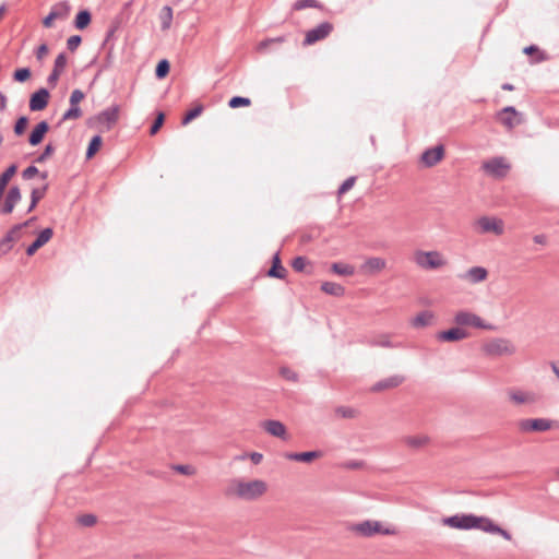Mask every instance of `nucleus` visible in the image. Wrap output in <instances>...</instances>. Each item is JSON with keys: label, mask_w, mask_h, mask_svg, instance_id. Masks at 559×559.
<instances>
[{"label": "nucleus", "mask_w": 559, "mask_h": 559, "mask_svg": "<svg viewBox=\"0 0 559 559\" xmlns=\"http://www.w3.org/2000/svg\"><path fill=\"white\" fill-rule=\"evenodd\" d=\"M362 464H364V463H362V462H360V461H350V462H347V463H346V466H347L348 468L356 469V468L361 467V466H362Z\"/></svg>", "instance_id": "774afa93"}, {"label": "nucleus", "mask_w": 559, "mask_h": 559, "mask_svg": "<svg viewBox=\"0 0 559 559\" xmlns=\"http://www.w3.org/2000/svg\"><path fill=\"white\" fill-rule=\"evenodd\" d=\"M37 219L36 216H32L31 218H28L27 221H25L24 223H21V224H16L14 225V230H21L22 228L24 227H27L29 226L31 224H33L35 221Z\"/></svg>", "instance_id": "0e129e2a"}, {"label": "nucleus", "mask_w": 559, "mask_h": 559, "mask_svg": "<svg viewBox=\"0 0 559 559\" xmlns=\"http://www.w3.org/2000/svg\"><path fill=\"white\" fill-rule=\"evenodd\" d=\"M283 41H284V37H282V36L264 39L259 44V50H264L269 45H271L273 43H283Z\"/></svg>", "instance_id": "13d9d810"}, {"label": "nucleus", "mask_w": 559, "mask_h": 559, "mask_svg": "<svg viewBox=\"0 0 559 559\" xmlns=\"http://www.w3.org/2000/svg\"><path fill=\"white\" fill-rule=\"evenodd\" d=\"M38 174H39V169L35 165H31L22 171V178L24 180H31Z\"/></svg>", "instance_id": "864d4df0"}, {"label": "nucleus", "mask_w": 559, "mask_h": 559, "mask_svg": "<svg viewBox=\"0 0 559 559\" xmlns=\"http://www.w3.org/2000/svg\"><path fill=\"white\" fill-rule=\"evenodd\" d=\"M539 49L536 45H530V46H526L524 49H523V52L525 55H532L534 52H538Z\"/></svg>", "instance_id": "338daca9"}, {"label": "nucleus", "mask_w": 559, "mask_h": 559, "mask_svg": "<svg viewBox=\"0 0 559 559\" xmlns=\"http://www.w3.org/2000/svg\"><path fill=\"white\" fill-rule=\"evenodd\" d=\"M173 17H174L173 8L170 5H164L158 13V20L160 22V29L163 32L168 31L170 28Z\"/></svg>", "instance_id": "bb28decb"}, {"label": "nucleus", "mask_w": 559, "mask_h": 559, "mask_svg": "<svg viewBox=\"0 0 559 559\" xmlns=\"http://www.w3.org/2000/svg\"><path fill=\"white\" fill-rule=\"evenodd\" d=\"M454 322L461 326L473 325L478 329H492V325L486 324L483 319L469 311L462 310L454 316Z\"/></svg>", "instance_id": "9d476101"}, {"label": "nucleus", "mask_w": 559, "mask_h": 559, "mask_svg": "<svg viewBox=\"0 0 559 559\" xmlns=\"http://www.w3.org/2000/svg\"><path fill=\"white\" fill-rule=\"evenodd\" d=\"M509 397L515 404H524L534 401L533 397H531L527 393H524L522 391H510Z\"/></svg>", "instance_id": "58836bf2"}, {"label": "nucleus", "mask_w": 559, "mask_h": 559, "mask_svg": "<svg viewBox=\"0 0 559 559\" xmlns=\"http://www.w3.org/2000/svg\"><path fill=\"white\" fill-rule=\"evenodd\" d=\"M49 189V185L46 182L39 188H34L31 192V203L27 207V213H31L38 204V202L45 197Z\"/></svg>", "instance_id": "cd10ccee"}, {"label": "nucleus", "mask_w": 559, "mask_h": 559, "mask_svg": "<svg viewBox=\"0 0 559 559\" xmlns=\"http://www.w3.org/2000/svg\"><path fill=\"white\" fill-rule=\"evenodd\" d=\"M81 43H82V37L80 35H72L67 40V48L70 51H75L79 48V46L81 45Z\"/></svg>", "instance_id": "3c124183"}, {"label": "nucleus", "mask_w": 559, "mask_h": 559, "mask_svg": "<svg viewBox=\"0 0 559 559\" xmlns=\"http://www.w3.org/2000/svg\"><path fill=\"white\" fill-rule=\"evenodd\" d=\"M53 236V229L51 227H46L39 231L35 240L27 246L26 254L32 257L35 252L44 247Z\"/></svg>", "instance_id": "2eb2a0df"}, {"label": "nucleus", "mask_w": 559, "mask_h": 559, "mask_svg": "<svg viewBox=\"0 0 559 559\" xmlns=\"http://www.w3.org/2000/svg\"><path fill=\"white\" fill-rule=\"evenodd\" d=\"M467 332L460 328L454 326L448 330L440 331L437 334V340L441 342H459L467 337Z\"/></svg>", "instance_id": "f3484780"}, {"label": "nucleus", "mask_w": 559, "mask_h": 559, "mask_svg": "<svg viewBox=\"0 0 559 559\" xmlns=\"http://www.w3.org/2000/svg\"><path fill=\"white\" fill-rule=\"evenodd\" d=\"M483 350L489 356H502L512 355L515 352V348L509 340L497 337L485 343Z\"/></svg>", "instance_id": "7ed1b4c3"}, {"label": "nucleus", "mask_w": 559, "mask_h": 559, "mask_svg": "<svg viewBox=\"0 0 559 559\" xmlns=\"http://www.w3.org/2000/svg\"><path fill=\"white\" fill-rule=\"evenodd\" d=\"M429 438L426 436H408L404 438V442L413 449H419L427 444Z\"/></svg>", "instance_id": "72a5a7b5"}, {"label": "nucleus", "mask_w": 559, "mask_h": 559, "mask_svg": "<svg viewBox=\"0 0 559 559\" xmlns=\"http://www.w3.org/2000/svg\"><path fill=\"white\" fill-rule=\"evenodd\" d=\"M349 530L362 537H371L376 534L380 535H394L396 531L394 527H384L380 521L365 520L353 524Z\"/></svg>", "instance_id": "f03ea898"}, {"label": "nucleus", "mask_w": 559, "mask_h": 559, "mask_svg": "<svg viewBox=\"0 0 559 559\" xmlns=\"http://www.w3.org/2000/svg\"><path fill=\"white\" fill-rule=\"evenodd\" d=\"M49 123L46 120L39 121L31 131L28 135V143L32 146H37L40 144L46 135V133L49 131Z\"/></svg>", "instance_id": "aec40b11"}, {"label": "nucleus", "mask_w": 559, "mask_h": 559, "mask_svg": "<svg viewBox=\"0 0 559 559\" xmlns=\"http://www.w3.org/2000/svg\"><path fill=\"white\" fill-rule=\"evenodd\" d=\"M510 165L506 163L503 157H493L484 164V169L498 178L506 176Z\"/></svg>", "instance_id": "ddd939ff"}, {"label": "nucleus", "mask_w": 559, "mask_h": 559, "mask_svg": "<svg viewBox=\"0 0 559 559\" xmlns=\"http://www.w3.org/2000/svg\"><path fill=\"white\" fill-rule=\"evenodd\" d=\"M306 8L321 9L322 4L318 0H297L293 5V9L297 11Z\"/></svg>", "instance_id": "a19ab883"}, {"label": "nucleus", "mask_w": 559, "mask_h": 559, "mask_svg": "<svg viewBox=\"0 0 559 559\" xmlns=\"http://www.w3.org/2000/svg\"><path fill=\"white\" fill-rule=\"evenodd\" d=\"M495 534L501 535L506 540H511L512 538L511 534L507 530L500 527L499 525Z\"/></svg>", "instance_id": "69168bd1"}, {"label": "nucleus", "mask_w": 559, "mask_h": 559, "mask_svg": "<svg viewBox=\"0 0 559 559\" xmlns=\"http://www.w3.org/2000/svg\"><path fill=\"white\" fill-rule=\"evenodd\" d=\"M47 52H48V46H47V44L44 43L37 47L35 55L38 60H41L44 58V56L47 55Z\"/></svg>", "instance_id": "680f3d73"}, {"label": "nucleus", "mask_w": 559, "mask_h": 559, "mask_svg": "<svg viewBox=\"0 0 559 559\" xmlns=\"http://www.w3.org/2000/svg\"><path fill=\"white\" fill-rule=\"evenodd\" d=\"M356 182V177L355 176H350L348 177L347 179H345L342 185L338 187L337 189V193L338 194H344L346 193L347 191H349L353 186L355 185Z\"/></svg>", "instance_id": "8fccbe9b"}, {"label": "nucleus", "mask_w": 559, "mask_h": 559, "mask_svg": "<svg viewBox=\"0 0 559 559\" xmlns=\"http://www.w3.org/2000/svg\"><path fill=\"white\" fill-rule=\"evenodd\" d=\"M488 276V271L483 266H472L460 278L466 280L472 284L484 282Z\"/></svg>", "instance_id": "4be33fe9"}, {"label": "nucleus", "mask_w": 559, "mask_h": 559, "mask_svg": "<svg viewBox=\"0 0 559 559\" xmlns=\"http://www.w3.org/2000/svg\"><path fill=\"white\" fill-rule=\"evenodd\" d=\"M266 491V484L264 480L254 479L250 481L237 480L235 493L239 499L252 501L257 500Z\"/></svg>", "instance_id": "f257e3e1"}, {"label": "nucleus", "mask_w": 559, "mask_h": 559, "mask_svg": "<svg viewBox=\"0 0 559 559\" xmlns=\"http://www.w3.org/2000/svg\"><path fill=\"white\" fill-rule=\"evenodd\" d=\"M22 199L21 190L17 186H12L7 194L4 200V204L1 207V213L4 215L11 214L14 210V206Z\"/></svg>", "instance_id": "a211bd4d"}, {"label": "nucleus", "mask_w": 559, "mask_h": 559, "mask_svg": "<svg viewBox=\"0 0 559 559\" xmlns=\"http://www.w3.org/2000/svg\"><path fill=\"white\" fill-rule=\"evenodd\" d=\"M336 415L343 418H353L355 416V409L350 407L340 406L335 409Z\"/></svg>", "instance_id": "6e6d98bb"}, {"label": "nucleus", "mask_w": 559, "mask_h": 559, "mask_svg": "<svg viewBox=\"0 0 559 559\" xmlns=\"http://www.w3.org/2000/svg\"><path fill=\"white\" fill-rule=\"evenodd\" d=\"M32 75L31 69L27 67L19 68L13 72V80L19 83L26 82Z\"/></svg>", "instance_id": "37998d69"}, {"label": "nucleus", "mask_w": 559, "mask_h": 559, "mask_svg": "<svg viewBox=\"0 0 559 559\" xmlns=\"http://www.w3.org/2000/svg\"><path fill=\"white\" fill-rule=\"evenodd\" d=\"M27 124H28V118L26 116L19 117L14 123V128H13L14 133L16 135H22L25 132Z\"/></svg>", "instance_id": "c03bdc74"}, {"label": "nucleus", "mask_w": 559, "mask_h": 559, "mask_svg": "<svg viewBox=\"0 0 559 559\" xmlns=\"http://www.w3.org/2000/svg\"><path fill=\"white\" fill-rule=\"evenodd\" d=\"M251 105V99L249 97L245 96H233L228 100V106L233 109L240 108V107H248Z\"/></svg>", "instance_id": "ea45409f"}, {"label": "nucleus", "mask_w": 559, "mask_h": 559, "mask_svg": "<svg viewBox=\"0 0 559 559\" xmlns=\"http://www.w3.org/2000/svg\"><path fill=\"white\" fill-rule=\"evenodd\" d=\"M92 22V13L88 9L80 10L73 21V26L79 29H85Z\"/></svg>", "instance_id": "393cba45"}, {"label": "nucleus", "mask_w": 559, "mask_h": 559, "mask_svg": "<svg viewBox=\"0 0 559 559\" xmlns=\"http://www.w3.org/2000/svg\"><path fill=\"white\" fill-rule=\"evenodd\" d=\"M522 114L514 106H506L496 114V119L508 130L522 123Z\"/></svg>", "instance_id": "39448f33"}, {"label": "nucleus", "mask_w": 559, "mask_h": 559, "mask_svg": "<svg viewBox=\"0 0 559 559\" xmlns=\"http://www.w3.org/2000/svg\"><path fill=\"white\" fill-rule=\"evenodd\" d=\"M444 157V146L442 144L427 148L423 152L420 160L426 167L437 165Z\"/></svg>", "instance_id": "f8f14e48"}, {"label": "nucleus", "mask_w": 559, "mask_h": 559, "mask_svg": "<svg viewBox=\"0 0 559 559\" xmlns=\"http://www.w3.org/2000/svg\"><path fill=\"white\" fill-rule=\"evenodd\" d=\"M322 292H324L328 295L340 297L344 295L345 288L334 282H323L321 285Z\"/></svg>", "instance_id": "2f4dec72"}, {"label": "nucleus", "mask_w": 559, "mask_h": 559, "mask_svg": "<svg viewBox=\"0 0 559 559\" xmlns=\"http://www.w3.org/2000/svg\"><path fill=\"white\" fill-rule=\"evenodd\" d=\"M119 118V106L114 105L110 107H107L106 109L102 110L95 116V120L99 124H106L107 129L109 130Z\"/></svg>", "instance_id": "4468645a"}, {"label": "nucleus", "mask_w": 559, "mask_h": 559, "mask_svg": "<svg viewBox=\"0 0 559 559\" xmlns=\"http://www.w3.org/2000/svg\"><path fill=\"white\" fill-rule=\"evenodd\" d=\"M416 263L426 270H436L444 264L438 251H419L416 255Z\"/></svg>", "instance_id": "1a4fd4ad"}, {"label": "nucleus", "mask_w": 559, "mask_h": 559, "mask_svg": "<svg viewBox=\"0 0 559 559\" xmlns=\"http://www.w3.org/2000/svg\"><path fill=\"white\" fill-rule=\"evenodd\" d=\"M263 429L273 437L286 439V427L275 419H267L262 423Z\"/></svg>", "instance_id": "5701e85b"}, {"label": "nucleus", "mask_w": 559, "mask_h": 559, "mask_svg": "<svg viewBox=\"0 0 559 559\" xmlns=\"http://www.w3.org/2000/svg\"><path fill=\"white\" fill-rule=\"evenodd\" d=\"M102 144L103 138L99 134H95L94 136H92L85 152L86 159H91L92 157H94L95 154L99 151Z\"/></svg>", "instance_id": "7c9ffc66"}, {"label": "nucleus", "mask_w": 559, "mask_h": 559, "mask_svg": "<svg viewBox=\"0 0 559 559\" xmlns=\"http://www.w3.org/2000/svg\"><path fill=\"white\" fill-rule=\"evenodd\" d=\"M322 455L321 451H306V452H289L285 454V457L290 461L310 463L313 460L320 457Z\"/></svg>", "instance_id": "b1692460"}, {"label": "nucleus", "mask_w": 559, "mask_h": 559, "mask_svg": "<svg viewBox=\"0 0 559 559\" xmlns=\"http://www.w3.org/2000/svg\"><path fill=\"white\" fill-rule=\"evenodd\" d=\"M203 105L199 104L197 106H194L193 108L189 109L185 116L182 117V120H181V123L183 126H187L188 123H190L192 120H194L195 118H198L202 112H203Z\"/></svg>", "instance_id": "c9c22d12"}, {"label": "nucleus", "mask_w": 559, "mask_h": 559, "mask_svg": "<svg viewBox=\"0 0 559 559\" xmlns=\"http://www.w3.org/2000/svg\"><path fill=\"white\" fill-rule=\"evenodd\" d=\"M308 263L309 261L307 260V258L298 255L293 260L292 266L296 272H304Z\"/></svg>", "instance_id": "09e8293b"}, {"label": "nucleus", "mask_w": 559, "mask_h": 559, "mask_svg": "<svg viewBox=\"0 0 559 559\" xmlns=\"http://www.w3.org/2000/svg\"><path fill=\"white\" fill-rule=\"evenodd\" d=\"M78 521L81 525L90 527L96 523L97 519L94 514L88 513V514H83V515L79 516Z\"/></svg>", "instance_id": "603ef678"}, {"label": "nucleus", "mask_w": 559, "mask_h": 559, "mask_svg": "<svg viewBox=\"0 0 559 559\" xmlns=\"http://www.w3.org/2000/svg\"><path fill=\"white\" fill-rule=\"evenodd\" d=\"M405 381V377L401 374H393L388 378L381 379L378 382H376L371 391L373 392H380L389 389L396 388L401 385Z\"/></svg>", "instance_id": "6ab92c4d"}, {"label": "nucleus", "mask_w": 559, "mask_h": 559, "mask_svg": "<svg viewBox=\"0 0 559 559\" xmlns=\"http://www.w3.org/2000/svg\"><path fill=\"white\" fill-rule=\"evenodd\" d=\"M478 515L475 514H455L444 519V523L452 528L474 530L478 526Z\"/></svg>", "instance_id": "423d86ee"}, {"label": "nucleus", "mask_w": 559, "mask_h": 559, "mask_svg": "<svg viewBox=\"0 0 559 559\" xmlns=\"http://www.w3.org/2000/svg\"><path fill=\"white\" fill-rule=\"evenodd\" d=\"M119 28H120V22L118 20H114L110 23V25L106 32V36L102 44V47H105L109 41L115 39V34Z\"/></svg>", "instance_id": "79ce46f5"}, {"label": "nucleus", "mask_w": 559, "mask_h": 559, "mask_svg": "<svg viewBox=\"0 0 559 559\" xmlns=\"http://www.w3.org/2000/svg\"><path fill=\"white\" fill-rule=\"evenodd\" d=\"M71 11L69 1L63 0L52 5L50 12L43 19V25L50 28L55 20H66Z\"/></svg>", "instance_id": "6e6552de"}, {"label": "nucleus", "mask_w": 559, "mask_h": 559, "mask_svg": "<svg viewBox=\"0 0 559 559\" xmlns=\"http://www.w3.org/2000/svg\"><path fill=\"white\" fill-rule=\"evenodd\" d=\"M481 233H493L495 235H501L503 233V223L501 219L483 216L477 221Z\"/></svg>", "instance_id": "dca6fc26"}, {"label": "nucleus", "mask_w": 559, "mask_h": 559, "mask_svg": "<svg viewBox=\"0 0 559 559\" xmlns=\"http://www.w3.org/2000/svg\"><path fill=\"white\" fill-rule=\"evenodd\" d=\"M82 115L83 112L80 106L70 105V107L63 112L61 120L59 121V124L67 120L79 119L82 117Z\"/></svg>", "instance_id": "4c0bfd02"}, {"label": "nucleus", "mask_w": 559, "mask_h": 559, "mask_svg": "<svg viewBox=\"0 0 559 559\" xmlns=\"http://www.w3.org/2000/svg\"><path fill=\"white\" fill-rule=\"evenodd\" d=\"M61 73H59L57 70H52L51 73L48 75L47 78V83L51 86V87H55L57 85V82L59 80V76H60Z\"/></svg>", "instance_id": "052dcab7"}, {"label": "nucleus", "mask_w": 559, "mask_h": 559, "mask_svg": "<svg viewBox=\"0 0 559 559\" xmlns=\"http://www.w3.org/2000/svg\"><path fill=\"white\" fill-rule=\"evenodd\" d=\"M331 270L335 274L344 276L353 275L355 273L354 266L341 262H334L331 265Z\"/></svg>", "instance_id": "f704fd0d"}, {"label": "nucleus", "mask_w": 559, "mask_h": 559, "mask_svg": "<svg viewBox=\"0 0 559 559\" xmlns=\"http://www.w3.org/2000/svg\"><path fill=\"white\" fill-rule=\"evenodd\" d=\"M170 71V63L167 59H162L157 62L155 68V76L158 80H162L167 76Z\"/></svg>", "instance_id": "e433bc0d"}, {"label": "nucleus", "mask_w": 559, "mask_h": 559, "mask_svg": "<svg viewBox=\"0 0 559 559\" xmlns=\"http://www.w3.org/2000/svg\"><path fill=\"white\" fill-rule=\"evenodd\" d=\"M286 269L282 264L280 251H276L272 257V265L267 270L266 275L272 278L284 280L286 277Z\"/></svg>", "instance_id": "412c9836"}, {"label": "nucleus", "mask_w": 559, "mask_h": 559, "mask_svg": "<svg viewBox=\"0 0 559 559\" xmlns=\"http://www.w3.org/2000/svg\"><path fill=\"white\" fill-rule=\"evenodd\" d=\"M66 66H67V55H66V52H60L55 59L52 70H57L59 73H62Z\"/></svg>", "instance_id": "de8ad7c7"}, {"label": "nucleus", "mask_w": 559, "mask_h": 559, "mask_svg": "<svg viewBox=\"0 0 559 559\" xmlns=\"http://www.w3.org/2000/svg\"><path fill=\"white\" fill-rule=\"evenodd\" d=\"M281 374L285 379L290 380V381H297V379H298L297 373L295 371H293L292 369L286 368V367L281 369Z\"/></svg>", "instance_id": "bf43d9fd"}, {"label": "nucleus", "mask_w": 559, "mask_h": 559, "mask_svg": "<svg viewBox=\"0 0 559 559\" xmlns=\"http://www.w3.org/2000/svg\"><path fill=\"white\" fill-rule=\"evenodd\" d=\"M164 121H165V115H164V112L159 111L157 114V116L155 117L153 123L150 127V134L151 135L156 134L159 131V129L163 127Z\"/></svg>", "instance_id": "a18cd8bd"}, {"label": "nucleus", "mask_w": 559, "mask_h": 559, "mask_svg": "<svg viewBox=\"0 0 559 559\" xmlns=\"http://www.w3.org/2000/svg\"><path fill=\"white\" fill-rule=\"evenodd\" d=\"M478 526H476V530H480L486 533L495 534L498 530V524L493 523L489 518L487 516H478Z\"/></svg>", "instance_id": "473e14b6"}, {"label": "nucleus", "mask_w": 559, "mask_h": 559, "mask_svg": "<svg viewBox=\"0 0 559 559\" xmlns=\"http://www.w3.org/2000/svg\"><path fill=\"white\" fill-rule=\"evenodd\" d=\"M557 421L548 418H527L521 419L518 423L519 429L522 432H544L551 429Z\"/></svg>", "instance_id": "20e7f679"}, {"label": "nucleus", "mask_w": 559, "mask_h": 559, "mask_svg": "<svg viewBox=\"0 0 559 559\" xmlns=\"http://www.w3.org/2000/svg\"><path fill=\"white\" fill-rule=\"evenodd\" d=\"M333 24L325 21L306 33L302 45L310 46L326 38L333 31Z\"/></svg>", "instance_id": "0eeeda50"}, {"label": "nucleus", "mask_w": 559, "mask_h": 559, "mask_svg": "<svg viewBox=\"0 0 559 559\" xmlns=\"http://www.w3.org/2000/svg\"><path fill=\"white\" fill-rule=\"evenodd\" d=\"M85 97V94L76 88L74 90L71 95H70V99H69V103L71 106H79V103Z\"/></svg>", "instance_id": "5fc2aeb1"}, {"label": "nucleus", "mask_w": 559, "mask_h": 559, "mask_svg": "<svg viewBox=\"0 0 559 559\" xmlns=\"http://www.w3.org/2000/svg\"><path fill=\"white\" fill-rule=\"evenodd\" d=\"M249 457L251 460V462L254 464V465H258L262 462L263 460V454L260 453V452H251L249 454Z\"/></svg>", "instance_id": "e2e57ef3"}, {"label": "nucleus", "mask_w": 559, "mask_h": 559, "mask_svg": "<svg viewBox=\"0 0 559 559\" xmlns=\"http://www.w3.org/2000/svg\"><path fill=\"white\" fill-rule=\"evenodd\" d=\"M55 150L56 147L51 143L46 144L44 151L35 158L34 162L38 164L44 163L48 157H50L53 154Z\"/></svg>", "instance_id": "49530a36"}, {"label": "nucleus", "mask_w": 559, "mask_h": 559, "mask_svg": "<svg viewBox=\"0 0 559 559\" xmlns=\"http://www.w3.org/2000/svg\"><path fill=\"white\" fill-rule=\"evenodd\" d=\"M386 265V262L382 258L372 257L365 261L361 265L362 271L367 273H376L383 270Z\"/></svg>", "instance_id": "a878e982"}, {"label": "nucleus", "mask_w": 559, "mask_h": 559, "mask_svg": "<svg viewBox=\"0 0 559 559\" xmlns=\"http://www.w3.org/2000/svg\"><path fill=\"white\" fill-rule=\"evenodd\" d=\"M19 230H14V226L5 234L0 240V255L7 254L12 249V242L15 239V234Z\"/></svg>", "instance_id": "c85d7f7f"}, {"label": "nucleus", "mask_w": 559, "mask_h": 559, "mask_svg": "<svg viewBox=\"0 0 559 559\" xmlns=\"http://www.w3.org/2000/svg\"><path fill=\"white\" fill-rule=\"evenodd\" d=\"M174 469L182 475H192L194 474V468L193 466L189 465V464H178V465H174Z\"/></svg>", "instance_id": "4d7b16f0"}, {"label": "nucleus", "mask_w": 559, "mask_h": 559, "mask_svg": "<svg viewBox=\"0 0 559 559\" xmlns=\"http://www.w3.org/2000/svg\"><path fill=\"white\" fill-rule=\"evenodd\" d=\"M50 98V92L46 87H40L34 93L31 94L29 97V109L32 111H41L44 110Z\"/></svg>", "instance_id": "9b49d317"}, {"label": "nucleus", "mask_w": 559, "mask_h": 559, "mask_svg": "<svg viewBox=\"0 0 559 559\" xmlns=\"http://www.w3.org/2000/svg\"><path fill=\"white\" fill-rule=\"evenodd\" d=\"M432 319L433 313L429 310H424L413 319L412 324L415 328H425L430 325Z\"/></svg>", "instance_id": "c756f323"}]
</instances>
